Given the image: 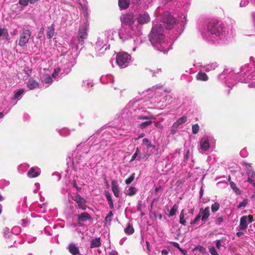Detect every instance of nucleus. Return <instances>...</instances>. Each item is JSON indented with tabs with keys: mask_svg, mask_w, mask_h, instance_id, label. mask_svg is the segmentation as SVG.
I'll list each match as a JSON object with an SVG mask.
<instances>
[{
	"mask_svg": "<svg viewBox=\"0 0 255 255\" xmlns=\"http://www.w3.org/2000/svg\"><path fill=\"white\" fill-rule=\"evenodd\" d=\"M137 192V189L134 187H129L128 189L125 191V194L129 196H131L135 194Z\"/></svg>",
	"mask_w": 255,
	"mask_h": 255,
	"instance_id": "obj_36",
	"label": "nucleus"
},
{
	"mask_svg": "<svg viewBox=\"0 0 255 255\" xmlns=\"http://www.w3.org/2000/svg\"><path fill=\"white\" fill-rule=\"evenodd\" d=\"M215 139L212 136L204 135L200 140V152H203L208 150L215 145Z\"/></svg>",
	"mask_w": 255,
	"mask_h": 255,
	"instance_id": "obj_6",
	"label": "nucleus"
},
{
	"mask_svg": "<svg viewBox=\"0 0 255 255\" xmlns=\"http://www.w3.org/2000/svg\"><path fill=\"white\" fill-rule=\"evenodd\" d=\"M209 250L211 255H219L214 247H209Z\"/></svg>",
	"mask_w": 255,
	"mask_h": 255,
	"instance_id": "obj_51",
	"label": "nucleus"
},
{
	"mask_svg": "<svg viewBox=\"0 0 255 255\" xmlns=\"http://www.w3.org/2000/svg\"><path fill=\"white\" fill-rule=\"evenodd\" d=\"M69 251L73 255H80L79 248L74 244H70L68 247Z\"/></svg>",
	"mask_w": 255,
	"mask_h": 255,
	"instance_id": "obj_26",
	"label": "nucleus"
},
{
	"mask_svg": "<svg viewBox=\"0 0 255 255\" xmlns=\"http://www.w3.org/2000/svg\"><path fill=\"white\" fill-rule=\"evenodd\" d=\"M41 80L43 82L46 84H51L53 80L51 76L48 74H43L41 77Z\"/></svg>",
	"mask_w": 255,
	"mask_h": 255,
	"instance_id": "obj_33",
	"label": "nucleus"
},
{
	"mask_svg": "<svg viewBox=\"0 0 255 255\" xmlns=\"http://www.w3.org/2000/svg\"><path fill=\"white\" fill-rule=\"evenodd\" d=\"M82 86L86 90H88L90 87L93 86L92 81L90 79L83 80L82 82Z\"/></svg>",
	"mask_w": 255,
	"mask_h": 255,
	"instance_id": "obj_34",
	"label": "nucleus"
},
{
	"mask_svg": "<svg viewBox=\"0 0 255 255\" xmlns=\"http://www.w3.org/2000/svg\"><path fill=\"white\" fill-rule=\"evenodd\" d=\"M105 195L107 199L110 208L112 209H113L114 205L111 195L108 191H105Z\"/></svg>",
	"mask_w": 255,
	"mask_h": 255,
	"instance_id": "obj_35",
	"label": "nucleus"
},
{
	"mask_svg": "<svg viewBox=\"0 0 255 255\" xmlns=\"http://www.w3.org/2000/svg\"><path fill=\"white\" fill-rule=\"evenodd\" d=\"M72 199L78 204L79 208L83 210H85L86 209V201L84 198L80 195L77 194L75 197H73Z\"/></svg>",
	"mask_w": 255,
	"mask_h": 255,
	"instance_id": "obj_16",
	"label": "nucleus"
},
{
	"mask_svg": "<svg viewBox=\"0 0 255 255\" xmlns=\"http://www.w3.org/2000/svg\"><path fill=\"white\" fill-rule=\"evenodd\" d=\"M55 33V28L54 27V25L52 24L51 25L48 26L47 27V29L46 30V35L48 39H50L52 38Z\"/></svg>",
	"mask_w": 255,
	"mask_h": 255,
	"instance_id": "obj_27",
	"label": "nucleus"
},
{
	"mask_svg": "<svg viewBox=\"0 0 255 255\" xmlns=\"http://www.w3.org/2000/svg\"><path fill=\"white\" fill-rule=\"evenodd\" d=\"M31 31L27 28H23L19 32L18 45L24 46L28 43L31 36Z\"/></svg>",
	"mask_w": 255,
	"mask_h": 255,
	"instance_id": "obj_12",
	"label": "nucleus"
},
{
	"mask_svg": "<svg viewBox=\"0 0 255 255\" xmlns=\"http://www.w3.org/2000/svg\"><path fill=\"white\" fill-rule=\"evenodd\" d=\"M28 0H19V4L23 6H25L28 5Z\"/></svg>",
	"mask_w": 255,
	"mask_h": 255,
	"instance_id": "obj_53",
	"label": "nucleus"
},
{
	"mask_svg": "<svg viewBox=\"0 0 255 255\" xmlns=\"http://www.w3.org/2000/svg\"><path fill=\"white\" fill-rule=\"evenodd\" d=\"M21 232V228L19 226H15L11 229V234L17 235Z\"/></svg>",
	"mask_w": 255,
	"mask_h": 255,
	"instance_id": "obj_45",
	"label": "nucleus"
},
{
	"mask_svg": "<svg viewBox=\"0 0 255 255\" xmlns=\"http://www.w3.org/2000/svg\"><path fill=\"white\" fill-rule=\"evenodd\" d=\"M88 24L87 22H84L81 24L79 27L78 39L79 43L81 45H83L84 40L87 38L88 36Z\"/></svg>",
	"mask_w": 255,
	"mask_h": 255,
	"instance_id": "obj_11",
	"label": "nucleus"
},
{
	"mask_svg": "<svg viewBox=\"0 0 255 255\" xmlns=\"http://www.w3.org/2000/svg\"><path fill=\"white\" fill-rule=\"evenodd\" d=\"M152 123V122L151 121H147L141 123V124H139L138 127L140 128H144L151 125Z\"/></svg>",
	"mask_w": 255,
	"mask_h": 255,
	"instance_id": "obj_43",
	"label": "nucleus"
},
{
	"mask_svg": "<svg viewBox=\"0 0 255 255\" xmlns=\"http://www.w3.org/2000/svg\"><path fill=\"white\" fill-rule=\"evenodd\" d=\"M134 178L135 173H133L125 180L126 184L128 185L130 184L134 180Z\"/></svg>",
	"mask_w": 255,
	"mask_h": 255,
	"instance_id": "obj_47",
	"label": "nucleus"
},
{
	"mask_svg": "<svg viewBox=\"0 0 255 255\" xmlns=\"http://www.w3.org/2000/svg\"><path fill=\"white\" fill-rule=\"evenodd\" d=\"M251 63L245 65L241 67L240 73L235 74L234 71H231L226 77L228 71H224L218 76V78L223 80L225 79V83L227 86L232 88L238 81L243 83H249V86L251 88H255V59H251Z\"/></svg>",
	"mask_w": 255,
	"mask_h": 255,
	"instance_id": "obj_1",
	"label": "nucleus"
},
{
	"mask_svg": "<svg viewBox=\"0 0 255 255\" xmlns=\"http://www.w3.org/2000/svg\"><path fill=\"white\" fill-rule=\"evenodd\" d=\"M161 20L165 24V27L167 29H172L176 24V19L168 12H165L162 16Z\"/></svg>",
	"mask_w": 255,
	"mask_h": 255,
	"instance_id": "obj_10",
	"label": "nucleus"
},
{
	"mask_svg": "<svg viewBox=\"0 0 255 255\" xmlns=\"http://www.w3.org/2000/svg\"><path fill=\"white\" fill-rule=\"evenodd\" d=\"M113 214L112 213V212L111 211L109 213L108 215L106 216V220L107 221L108 220V219H110V218L113 216Z\"/></svg>",
	"mask_w": 255,
	"mask_h": 255,
	"instance_id": "obj_60",
	"label": "nucleus"
},
{
	"mask_svg": "<svg viewBox=\"0 0 255 255\" xmlns=\"http://www.w3.org/2000/svg\"><path fill=\"white\" fill-rule=\"evenodd\" d=\"M26 85L28 89L31 90L38 88L39 84L36 80L31 79L27 81Z\"/></svg>",
	"mask_w": 255,
	"mask_h": 255,
	"instance_id": "obj_25",
	"label": "nucleus"
},
{
	"mask_svg": "<svg viewBox=\"0 0 255 255\" xmlns=\"http://www.w3.org/2000/svg\"><path fill=\"white\" fill-rule=\"evenodd\" d=\"M163 31V28L161 24L154 25L149 35V40L156 49L166 53L172 48V42L164 39Z\"/></svg>",
	"mask_w": 255,
	"mask_h": 255,
	"instance_id": "obj_2",
	"label": "nucleus"
},
{
	"mask_svg": "<svg viewBox=\"0 0 255 255\" xmlns=\"http://www.w3.org/2000/svg\"><path fill=\"white\" fill-rule=\"evenodd\" d=\"M109 48L110 44L107 43V40L105 39L101 34L95 44V48L96 51L99 52L98 54L100 55L101 54H103L106 50L109 49Z\"/></svg>",
	"mask_w": 255,
	"mask_h": 255,
	"instance_id": "obj_7",
	"label": "nucleus"
},
{
	"mask_svg": "<svg viewBox=\"0 0 255 255\" xmlns=\"http://www.w3.org/2000/svg\"><path fill=\"white\" fill-rule=\"evenodd\" d=\"M142 107L139 106V108H137L136 109H135L134 111L135 112H137V113H139V112H140V111L141 112V113L145 112V111L144 110H142Z\"/></svg>",
	"mask_w": 255,
	"mask_h": 255,
	"instance_id": "obj_57",
	"label": "nucleus"
},
{
	"mask_svg": "<svg viewBox=\"0 0 255 255\" xmlns=\"http://www.w3.org/2000/svg\"><path fill=\"white\" fill-rule=\"evenodd\" d=\"M123 22L126 23L128 26H131V24L134 22L133 16L131 14H126L123 15L122 17Z\"/></svg>",
	"mask_w": 255,
	"mask_h": 255,
	"instance_id": "obj_22",
	"label": "nucleus"
},
{
	"mask_svg": "<svg viewBox=\"0 0 255 255\" xmlns=\"http://www.w3.org/2000/svg\"><path fill=\"white\" fill-rule=\"evenodd\" d=\"M254 221L253 216L252 215L244 216L241 218L239 228L240 230H246L249 223Z\"/></svg>",
	"mask_w": 255,
	"mask_h": 255,
	"instance_id": "obj_13",
	"label": "nucleus"
},
{
	"mask_svg": "<svg viewBox=\"0 0 255 255\" xmlns=\"http://www.w3.org/2000/svg\"><path fill=\"white\" fill-rule=\"evenodd\" d=\"M187 121V117L186 116H182V117L178 119L172 125L170 133L172 134H175L178 130L179 126Z\"/></svg>",
	"mask_w": 255,
	"mask_h": 255,
	"instance_id": "obj_15",
	"label": "nucleus"
},
{
	"mask_svg": "<svg viewBox=\"0 0 255 255\" xmlns=\"http://www.w3.org/2000/svg\"><path fill=\"white\" fill-rule=\"evenodd\" d=\"M4 237L7 240L6 242L10 243L11 241H13V244L15 243V240L13 239V235L11 232L10 233L9 229L6 228L4 229Z\"/></svg>",
	"mask_w": 255,
	"mask_h": 255,
	"instance_id": "obj_23",
	"label": "nucleus"
},
{
	"mask_svg": "<svg viewBox=\"0 0 255 255\" xmlns=\"http://www.w3.org/2000/svg\"><path fill=\"white\" fill-rule=\"evenodd\" d=\"M58 132L61 136H65L68 135L70 133V131L66 128H63L59 129Z\"/></svg>",
	"mask_w": 255,
	"mask_h": 255,
	"instance_id": "obj_39",
	"label": "nucleus"
},
{
	"mask_svg": "<svg viewBox=\"0 0 255 255\" xmlns=\"http://www.w3.org/2000/svg\"><path fill=\"white\" fill-rule=\"evenodd\" d=\"M1 36L7 38L8 36L7 30L5 28H0V37Z\"/></svg>",
	"mask_w": 255,
	"mask_h": 255,
	"instance_id": "obj_44",
	"label": "nucleus"
},
{
	"mask_svg": "<svg viewBox=\"0 0 255 255\" xmlns=\"http://www.w3.org/2000/svg\"><path fill=\"white\" fill-rule=\"evenodd\" d=\"M201 33L204 38L213 41L218 40L225 41L226 37L223 28L219 24L214 23H209L201 31Z\"/></svg>",
	"mask_w": 255,
	"mask_h": 255,
	"instance_id": "obj_4",
	"label": "nucleus"
},
{
	"mask_svg": "<svg viewBox=\"0 0 255 255\" xmlns=\"http://www.w3.org/2000/svg\"><path fill=\"white\" fill-rule=\"evenodd\" d=\"M172 245L173 247L177 248L178 249H179L180 251H182V250L180 248V246H179V245L178 243H176V242H173L172 243Z\"/></svg>",
	"mask_w": 255,
	"mask_h": 255,
	"instance_id": "obj_56",
	"label": "nucleus"
},
{
	"mask_svg": "<svg viewBox=\"0 0 255 255\" xmlns=\"http://www.w3.org/2000/svg\"><path fill=\"white\" fill-rule=\"evenodd\" d=\"M116 33V32L115 30L109 29L102 32L101 34L105 39L107 40V43H108L110 41L114 40V35Z\"/></svg>",
	"mask_w": 255,
	"mask_h": 255,
	"instance_id": "obj_17",
	"label": "nucleus"
},
{
	"mask_svg": "<svg viewBox=\"0 0 255 255\" xmlns=\"http://www.w3.org/2000/svg\"><path fill=\"white\" fill-rule=\"evenodd\" d=\"M125 233L128 235H131L134 232V229L132 226L128 225L125 229Z\"/></svg>",
	"mask_w": 255,
	"mask_h": 255,
	"instance_id": "obj_42",
	"label": "nucleus"
},
{
	"mask_svg": "<svg viewBox=\"0 0 255 255\" xmlns=\"http://www.w3.org/2000/svg\"><path fill=\"white\" fill-rule=\"evenodd\" d=\"M119 5L121 9L127 8L129 4V0H119Z\"/></svg>",
	"mask_w": 255,
	"mask_h": 255,
	"instance_id": "obj_28",
	"label": "nucleus"
},
{
	"mask_svg": "<svg viewBox=\"0 0 255 255\" xmlns=\"http://www.w3.org/2000/svg\"><path fill=\"white\" fill-rule=\"evenodd\" d=\"M27 222H28V221L26 219H24L22 220V225L24 226L27 224Z\"/></svg>",
	"mask_w": 255,
	"mask_h": 255,
	"instance_id": "obj_64",
	"label": "nucleus"
},
{
	"mask_svg": "<svg viewBox=\"0 0 255 255\" xmlns=\"http://www.w3.org/2000/svg\"><path fill=\"white\" fill-rule=\"evenodd\" d=\"M168 254V252L167 250L164 249L161 251L162 255H167Z\"/></svg>",
	"mask_w": 255,
	"mask_h": 255,
	"instance_id": "obj_63",
	"label": "nucleus"
},
{
	"mask_svg": "<svg viewBox=\"0 0 255 255\" xmlns=\"http://www.w3.org/2000/svg\"><path fill=\"white\" fill-rule=\"evenodd\" d=\"M210 216V208L209 207L205 209L201 208L196 218L190 222L191 225L198 224V222L201 219L203 222H205Z\"/></svg>",
	"mask_w": 255,
	"mask_h": 255,
	"instance_id": "obj_9",
	"label": "nucleus"
},
{
	"mask_svg": "<svg viewBox=\"0 0 255 255\" xmlns=\"http://www.w3.org/2000/svg\"><path fill=\"white\" fill-rule=\"evenodd\" d=\"M61 62L58 67L54 69L52 74V78L54 79H59L62 75L68 73L71 68L75 63V59L71 53L67 52L64 55L60 56Z\"/></svg>",
	"mask_w": 255,
	"mask_h": 255,
	"instance_id": "obj_3",
	"label": "nucleus"
},
{
	"mask_svg": "<svg viewBox=\"0 0 255 255\" xmlns=\"http://www.w3.org/2000/svg\"><path fill=\"white\" fill-rule=\"evenodd\" d=\"M92 219L90 215L87 212H83L77 216L78 222L80 223L81 222H84Z\"/></svg>",
	"mask_w": 255,
	"mask_h": 255,
	"instance_id": "obj_21",
	"label": "nucleus"
},
{
	"mask_svg": "<svg viewBox=\"0 0 255 255\" xmlns=\"http://www.w3.org/2000/svg\"><path fill=\"white\" fill-rule=\"evenodd\" d=\"M246 168L248 170V181L251 183H253L254 181V178L255 177V173L253 170L251 164L245 163Z\"/></svg>",
	"mask_w": 255,
	"mask_h": 255,
	"instance_id": "obj_18",
	"label": "nucleus"
},
{
	"mask_svg": "<svg viewBox=\"0 0 255 255\" xmlns=\"http://www.w3.org/2000/svg\"><path fill=\"white\" fill-rule=\"evenodd\" d=\"M101 245L100 238H97L91 241L90 247L92 248H97Z\"/></svg>",
	"mask_w": 255,
	"mask_h": 255,
	"instance_id": "obj_29",
	"label": "nucleus"
},
{
	"mask_svg": "<svg viewBox=\"0 0 255 255\" xmlns=\"http://www.w3.org/2000/svg\"><path fill=\"white\" fill-rule=\"evenodd\" d=\"M137 119L138 120H151V119H155V117L154 116H142L139 115L137 117Z\"/></svg>",
	"mask_w": 255,
	"mask_h": 255,
	"instance_id": "obj_41",
	"label": "nucleus"
},
{
	"mask_svg": "<svg viewBox=\"0 0 255 255\" xmlns=\"http://www.w3.org/2000/svg\"><path fill=\"white\" fill-rule=\"evenodd\" d=\"M196 79L199 81H206L208 79V77L205 73L199 72L196 75Z\"/></svg>",
	"mask_w": 255,
	"mask_h": 255,
	"instance_id": "obj_32",
	"label": "nucleus"
},
{
	"mask_svg": "<svg viewBox=\"0 0 255 255\" xmlns=\"http://www.w3.org/2000/svg\"><path fill=\"white\" fill-rule=\"evenodd\" d=\"M217 67V64L216 62H213L205 65L203 68L207 72L210 71L211 70L215 69V68Z\"/></svg>",
	"mask_w": 255,
	"mask_h": 255,
	"instance_id": "obj_31",
	"label": "nucleus"
},
{
	"mask_svg": "<svg viewBox=\"0 0 255 255\" xmlns=\"http://www.w3.org/2000/svg\"><path fill=\"white\" fill-rule=\"evenodd\" d=\"M140 150L137 147L135 150V153L133 154L130 159V162H131L137 158V160H140L141 159L143 158L146 157V156H149L150 155V153H146L144 156H142L140 154H139Z\"/></svg>",
	"mask_w": 255,
	"mask_h": 255,
	"instance_id": "obj_24",
	"label": "nucleus"
},
{
	"mask_svg": "<svg viewBox=\"0 0 255 255\" xmlns=\"http://www.w3.org/2000/svg\"><path fill=\"white\" fill-rule=\"evenodd\" d=\"M155 127H156L157 128L162 129H163V126L160 124V122H156L154 124Z\"/></svg>",
	"mask_w": 255,
	"mask_h": 255,
	"instance_id": "obj_55",
	"label": "nucleus"
},
{
	"mask_svg": "<svg viewBox=\"0 0 255 255\" xmlns=\"http://www.w3.org/2000/svg\"><path fill=\"white\" fill-rule=\"evenodd\" d=\"M130 61L131 57L126 52H120L117 55L116 62L122 68L127 67Z\"/></svg>",
	"mask_w": 255,
	"mask_h": 255,
	"instance_id": "obj_8",
	"label": "nucleus"
},
{
	"mask_svg": "<svg viewBox=\"0 0 255 255\" xmlns=\"http://www.w3.org/2000/svg\"><path fill=\"white\" fill-rule=\"evenodd\" d=\"M150 142V141L147 138H145L142 139V143L143 144L145 145H146L147 144H148Z\"/></svg>",
	"mask_w": 255,
	"mask_h": 255,
	"instance_id": "obj_59",
	"label": "nucleus"
},
{
	"mask_svg": "<svg viewBox=\"0 0 255 255\" xmlns=\"http://www.w3.org/2000/svg\"><path fill=\"white\" fill-rule=\"evenodd\" d=\"M178 208V206L177 204H174L171 210L169 211V214L168 215L169 217H172L175 215L177 210Z\"/></svg>",
	"mask_w": 255,
	"mask_h": 255,
	"instance_id": "obj_38",
	"label": "nucleus"
},
{
	"mask_svg": "<svg viewBox=\"0 0 255 255\" xmlns=\"http://www.w3.org/2000/svg\"><path fill=\"white\" fill-rule=\"evenodd\" d=\"M216 247L218 249H220L221 247V243L220 240H217L216 243Z\"/></svg>",
	"mask_w": 255,
	"mask_h": 255,
	"instance_id": "obj_58",
	"label": "nucleus"
},
{
	"mask_svg": "<svg viewBox=\"0 0 255 255\" xmlns=\"http://www.w3.org/2000/svg\"><path fill=\"white\" fill-rule=\"evenodd\" d=\"M223 221V217H218L217 219V222L220 224L221 222H222Z\"/></svg>",
	"mask_w": 255,
	"mask_h": 255,
	"instance_id": "obj_61",
	"label": "nucleus"
},
{
	"mask_svg": "<svg viewBox=\"0 0 255 255\" xmlns=\"http://www.w3.org/2000/svg\"><path fill=\"white\" fill-rule=\"evenodd\" d=\"M41 173L40 168L37 167H32L27 172V176L29 178H35L38 176Z\"/></svg>",
	"mask_w": 255,
	"mask_h": 255,
	"instance_id": "obj_19",
	"label": "nucleus"
},
{
	"mask_svg": "<svg viewBox=\"0 0 255 255\" xmlns=\"http://www.w3.org/2000/svg\"><path fill=\"white\" fill-rule=\"evenodd\" d=\"M230 186L231 187V188L233 190V191L238 195H239L241 194V191L240 190H239V188H238L237 187H236V184L231 181L230 182Z\"/></svg>",
	"mask_w": 255,
	"mask_h": 255,
	"instance_id": "obj_40",
	"label": "nucleus"
},
{
	"mask_svg": "<svg viewBox=\"0 0 255 255\" xmlns=\"http://www.w3.org/2000/svg\"><path fill=\"white\" fill-rule=\"evenodd\" d=\"M150 147L154 148L155 146L153 145L152 144H151V142H150L148 144H147V145H146V148L147 149H149Z\"/></svg>",
	"mask_w": 255,
	"mask_h": 255,
	"instance_id": "obj_62",
	"label": "nucleus"
},
{
	"mask_svg": "<svg viewBox=\"0 0 255 255\" xmlns=\"http://www.w3.org/2000/svg\"><path fill=\"white\" fill-rule=\"evenodd\" d=\"M248 204V200L245 199L242 202H240L238 205L239 208H241L243 207H245Z\"/></svg>",
	"mask_w": 255,
	"mask_h": 255,
	"instance_id": "obj_50",
	"label": "nucleus"
},
{
	"mask_svg": "<svg viewBox=\"0 0 255 255\" xmlns=\"http://www.w3.org/2000/svg\"><path fill=\"white\" fill-rule=\"evenodd\" d=\"M148 102L147 101H141L140 102V105H139V106L142 107V108H144L145 107H147V108H149V107L148 106Z\"/></svg>",
	"mask_w": 255,
	"mask_h": 255,
	"instance_id": "obj_52",
	"label": "nucleus"
},
{
	"mask_svg": "<svg viewBox=\"0 0 255 255\" xmlns=\"http://www.w3.org/2000/svg\"><path fill=\"white\" fill-rule=\"evenodd\" d=\"M220 205L218 203H215L211 206V210L213 212H215L219 210Z\"/></svg>",
	"mask_w": 255,
	"mask_h": 255,
	"instance_id": "obj_49",
	"label": "nucleus"
},
{
	"mask_svg": "<svg viewBox=\"0 0 255 255\" xmlns=\"http://www.w3.org/2000/svg\"><path fill=\"white\" fill-rule=\"evenodd\" d=\"M24 92V90L23 89H20L17 91L14 92V96L13 98H11L13 100H19L21 99L22 97V95Z\"/></svg>",
	"mask_w": 255,
	"mask_h": 255,
	"instance_id": "obj_30",
	"label": "nucleus"
},
{
	"mask_svg": "<svg viewBox=\"0 0 255 255\" xmlns=\"http://www.w3.org/2000/svg\"><path fill=\"white\" fill-rule=\"evenodd\" d=\"M179 223L184 226H185L186 225V220L185 219V213L184 209H183L181 211L179 216Z\"/></svg>",
	"mask_w": 255,
	"mask_h": 255,
	"instance_id": "obj_37",
	"label": "nucleus"
},
{
	"mask_svg": "<svg viewBox=\"0 0 255 255\" xmlns=\"http://www.w3.org/2000/svg\"><path fill=\"white\" fill-rule=\"evenodd\" d=\"M249 3L248 0H242L240 2V6L241 7H244L247 5Z\"/></svg>",
	"mask_w": 255,
	"mask_h": 255,
	"instance_id": "obj_54",
	"label": "nucleus"
},
{
	"mask_svg": "<svg viewBox=\"0 0 255 255\" xmlns=\"http://www.w3.org/2000/svg\"><path fill=\"white\" fill-rule=\"evenodd\" d=\"M112 191L116 197L120 196V189L118 183L116 180H113L111 182Z\"/></svg>",
	"mask_w": 255,
	"mask_h": 255,
	"instance_id": "obj_20",
	"label": "nucleus"
},
{
	"mask_svg": "<svg viewBox=\"0 0 255 255\" xmlns=\"http://www.w3.org/2000/svg\"><path fill=\"white\" fill-rule=\"evenodd\" d=\"M194 251H198L199 252L203 254H205L206 253V249L201 246H198L196 247L194 250Z\"/></svg>",
	"mask_w": 255,
	"mask_h": 255,
	"instance_id": "obj_46",
	"label": "nucleus"
},
{
	"mask_svg": "<svg viewBox=\"0 0 255 255\" xmlns=\"http://www.w3.org/2000/svg\"><path fill=\"white\" fill-rule=\"evenodd\" d=\"M138 23L140 24H144L150 21V18L147 12L142 11L139 13L136 18Z\"/></svg>",
	"mask_w": 255,
	"mask_h": 255,
	"instance_id": "obj_14",
	"label": "nucleus"
},
{
	"mask_svg": "<svg viewBox=\"0 0 255 255\" xmlns=\"http://www.w3.org/2000/svg\"><path fill=\"white\" fill-rule=\"evenodd\" d=\"M119 36L123 41L132 39L135 47L133 48L132 51H135L136 47L141 42V32L139 28L134 29L133 27L128 26L120 29Z\"/></svg>",
	"mask_w": 255,
	"mask_h": 255,
	"instance_id": "obj_5",
	"label": "nucleus"
},
{
	"mask_svg": "<svg viewBox=\"0 0 255 255\" xmlns=\"http://www.w3.org/2000/svg\"><path fill=\"white\" fill-rule=\"evenodd\" d=\"M199 130V126L198 124H194L192 125V131L193 134H197Z\"/></svg>",
	"mask_w": 255,
	"mask_h": 255,
	"instance_id": "obj_48",
	"label": "nucleus"
}]
</instances>
